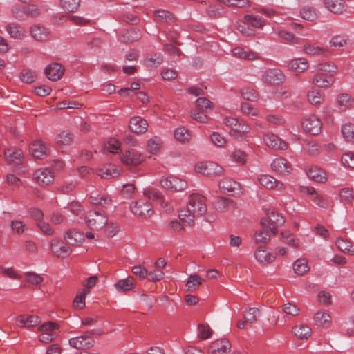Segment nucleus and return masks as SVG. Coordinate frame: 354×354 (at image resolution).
<instances>
[{
  "label": "nucleus",
  "instance_id": "nucleus-1",
  "mask_svg": "<svg viewBox=\"0 0 354 354\" xmlns=\"http://www.w3.org/2000/svg\"><path fill=\"white\" fill-rule=\"evenodd\" d=\"M206 198L199 194L189 196L185 207L178 212L180 221L187 225H192L196 217L203 215L207 211Z\"/></svg>",
  "mask_w": 354,
  "mask_h": 354
},
{
  "label": "nucleus",
  "instance_id": "nucleus-2",
  "mask_svg": "<svg viewBox=\"0 0 354 354\" xmlns=\"http://www.w3.org/2000/svg\"><path fill=\"white\" fill-rule=\"evenodd\" d=\"M266 21L262 17L253 15H245L241 20L237 21L236 29L245 36L255 35L257 28H262Z\"/></svg>",
  "mask_w": 354,
  "mask_h": 354
},
{
  "label": "nucleus",
  "instance_id": "nucleus-3",
  "mask_svg": "<svg viewBox=\"0 0 354 354\" xmlns=\"http://www.w3.org/2000/svg\"><path fill=\"white\" fill-rule=\"evenodd\" d=\"M102 333L101 329L87 331L82 335L71 338L69 344L71 347L78 350L89 349L93 346L95 342L92 335H100Z\"/></svg>",
  "mask_w": 354,
  "mask_h": 354
},
{
  "label": "nucleus",
  "instance_id": "nucleus-4",
  "mask_svg": "<svg viewBox=\"0 0 354 354\" xmlns=\"http://www.w3.org/2000/svg\"><path fill=\"white\" fill-rule=\"evenodd\" d=\"M267 215V218L261 220V224L263 228H267L273 234H276L277 227L285 223V219L281 214L273 209L268 212Z\"/></svg>",
  "mask_w": 354,
  "mask_h": 354
},
{
  "label": "nucleus",
  "instance_id": "nucleus-5",
  "mask_svg": "<svg viewBox=\"0 0 354 354\" xmlns=\"http://www.w3.org/2000/svg\"><path fill=\"white\" fill-rule=\"evenodd\" d=\"M224 124L230 129L229 133L233 137H239L250 131V127L243 120L232 117H226Z\"/></svg>",
  "mask_w": 354,
  "mask_h": 354
},
{
  "label": "nucleus",
  "instance_id": "nucleus-6",
  "mask_svg": "<svg viewBox=\"0 0 354 354\" xmlns=\"http://www.w3.org/2000/svg\"><path fill=\"white\" fill-rule=\"evenodd\" d=\"M85 221L90 229L99 230L108 223V217L104 212H89L85 217Z\"/></svg>",
  "mask_w": 354,
  "mask_h": 354
},
{
  "label": "nucleus",
  "instance_id": "nucleus-7",
  "mask_svg": "<svg viewBox=\"0 0 354 354\" xmlns=\"http://www.w3.org/2000/svg\"><path fill=\"white\" fill-rule=\"evenodd\" d=\"M131 208L135 215L145 218L150 217L154 212L151 203L146 199L136 201Z\"/></svg>",
  "mask_w": 354,
  "mask_h": 354
},
{
  "label": "nucleus",
  "instance_id": "nucleus-8",
  "mask_svg": "<svg viewBox=\"0 0 354 354\" xmlns=\"http://www.w3.org/2000/svg\"><path fill=\"white\" fill-rule=\"evenodd\" d=\"M303 129L311 135H318L322 128L320 119L315 115H310L302 122Z\"/></svg>",
  "mask_w": 354,
  "mask_h": 354
},
{
  "label": "nucleus",
  "instance_id": "nucleus-9",
  "mask_svg": "<svg viewBox=\"0 0 354 354\" xmlns=\"http://www.w3.org/2000/svg\"><path fill=\"white\" fill-rule=\"evenodd\" d=\"M53 172L48 168H40L33 174V180L40 186H46L54 180Z\"/></svg>",
  "mask_w": 354,
  "mask_h": 354
},
{
  "label": "nucleus",
  "instance_id": "nucleus-10",
  "mask_svg": "<svg viewBox=\"0 0 354 354\" xmlns=\"http://www.w3.org/2000/svg\"><path fill=\"white\" fill-rule=\"evenodd\" d=\"M195 170L205 176H216L222 173V168L216 162H198L195 165Z\"/></svg>",
  "mask_w": 354,
  "mask_h": 354
},
{
  "label": "nucleus",
  "instance_id": "nucleus-11",
  "mask_svg": "<svg viewBox=\"0 0 354 354\" xmlns=\"http://www.w3.org/2000/svg\"><path fill=\"white\" fill-rule=\"evenodd\" d=\"M50 251L57 257L64 258L71 254V249L67 245L64 243L60 239L55 238L50 241Z\"/></svg>",
  "mask_w": 354,
  "mask_h": 354
},
{
  "label": "nucleus",
  "instance_id": "nucleus-12",
  "mask_svg": "<svg viewBox=\"0 0 354 354\" xmlns=\"http://www.w3.org/2000/svg\"><path fill=\"white\" fill-rule=\"evenodd\" d=\"M263 80L267 84H279L283 82L285 76L279 69H268L264 73Z\"/></svg>",
  "mask_w": 354,
  "mask_h": 354
},
{
  "label": "nucleus",
  "instance_id": "nucleus-13",
  "mask_svg": "<svg viewBox=\"0 0 354 354\" xmlns=\"http://www.w3.org/2000/svg\"><path fill=\"white\" fill-rule=\"evenodd\" d=\"M212 205L219 212H225L236 208L235 202L232 199L224 196L214 198L212 201Z\"/></svg>",
  "mask_w": 354,
  "mask_h": 354
},
{
  "label": "nucleus",
  "instance_id": "nucleus-14",
  "mask_svg": "<svg viewBox=\"0 0 354 354\" xmlns=\"http://www.w3.org/2000/svg\"><path fill=\"white\" fill-rule=\"evenodd\" d=\"M259 183L267 189L282 191L285 189L283 183L277 180L273 176L263 174L258 178Z\"/></svg>",
  "mask_w": 354,
  "mask_h": 354
},
{
  "label": "nucleus",
  "instance_id": "nucleus-15",
  "mask_svg": "<svg viewBox=\"0 0 354 354\" xmlns=\"http://www.w3.org/2000/svg\"><path fill=\"white\" fill-rule=\"evenodd\" d=\"M64 71V67L62 64L53 63L45 68V75L48 80L55 82L62 78Z\"/></svg>",
  "mask_w": 354,
  "mask_h": 354
},
{
  "label": "nucleus",
  "instance_id": "nucleus-16",
  "mask_svg": "<svg viewBox=\"0 0 354 354\" xmlns=\"http://www.w3.org/2000/svg\"><path fill=\"white\" fill-rule=\"evenodd\" d=\"M121 160L127 165L136 166L142 162L145 158L136 150H127L123 153Z\"/></svg>",
  "mask_w": 354,
  "mask_h": 354
},
{
  "label": "nucleus",
  "instance_id": "nucleus-17",
  "mask_svg": "<svg viewBox=\"0 0 354 354\" xmlns=\"http://www.w3.org/2000/svg\"><path fill=\"white\" fill-rule=\"evenodd\" d=\"M263 141L268 147L274 149L284 150L287 149V143L274 133L265 134Z\"/></svg>",
  "mask_w": 354,
  "mask_h": 354
},
{
  "label": "nucleus",
  "instance_id": "nucleus-18",
  "mask_svg": "<svg viewBox=\"0 0 354 354\" xmlns=\"http://www.w3.org/2000/svg\"><path fill=\"white\" fill-rule=\"evenodd\" d=\"M30 153L35 158L43 159L48 154L49 149L42 141L36 140L30 145Z\"/></svg>",
  "mask_w": 354,
  "mask_h": 354
},
{
  "label": "nucleus",
  "instance_id": "nucleus-19",
  "mask_svg": "<svg viewBox=\"0 0 354 354\" xmlns=\"http://www.w3.org/2000/svg\"><path fill=\"white\" fill-rule=\"evenodd\" d=\"M64 239L68 245H79L84 241V234L77 229H71L64 232Z\"/></svg>",
  "mask_w": 354,
  "mask_h": 354
},
{
  "label": "nucleus",
  "instance_id": "nucleus-20",
  "mask_svg": "<svg viewBox=\"0 0 354 354\" xmlns=\"http://www.w3.org/2000/svg\"><path fill=\"white\" fill-rule=\"evenodd\" d=\"M220 189L226 194L234 195L240 189V184L232 178H224L219 182Z\"/></svg>",
  "mask_w": 354,
  "mask_h": 354
},
{
  "label": "nucleus",
  "instance_id": "nucleus-21",
  "mask_svg": "<svg viewBox=\"0 0 354 354\" xmlns=\"http://www.w3.org/2000/svg\"><path fill=\"white\" fill-rule=\"evenodd\" d=\"M271 167L274 171L283 175L290 174L292 170L291 164L282 158L274 159L271 164Z\"/></svg>",
  "mask_w": 354,
  "mask_h": 354
},
{
  "label": "nucleus",
  "instance_id": "nucleus-22",
  "mask_svg": "<svg viewBox=\"0 0 354 354\" xmlns=\"http://www.w3.org/2000/svg\"><path fill=\"white\" fill-rule=\"evenodd\" d=\"M129 127L132 132L139 134L145 133L147 130L148 124L146 120L136 116L131 118Z\"/></svg>",
  "mask_w": 354,
  "mask_h": 354
},
{
  "label": "nucleus",
  "instance_id": "nucleus-23",
  "mask_svg": "<svg viewBox=\"0 0 354 354\" xmlns=\"http://www.w3.org/2000/svg\"><path fill=\"white\" fill-rule=\"evenodd\" d=\"M230 347L231 344L228 339H217L211 344L209 351L211 354H225L230 351Z\"/></svg>",
  "mask_w": 354,
  "mask_h": 354
},
{
  "label": "nucleus",
  "instance_id": "nucleus-24",
  "mask_svg": "<svg viewBox=\"0 0 354 354\" xmlns=\"http://www.w3.org/2000/svg\"><path fill=\"white\" fill-rule=\"evenodd\" d=\"M142 37V33L139 29L130 28L125 30L120 34L119 39L124 43H132L139 40Z\"/></svg>",
  "mask_w": 354,
  "mask_h": 354
},
{
  "label": "nucleus",
  "instance_id": "nucleus-25",
  "mask_svg": "<svg viewBox=\"0 0 354 354\" xmlns=\"http://www.w3.org/2000/svg\"><path fill=\"white\" fill-rule=\"evenodd\" d=\"M30 34L36 40L46 41L49 38L50 32L44 26L35 24L30 28Z\"/></svg>",
  "mask_w": 354,
  "mask_h": 354
},
{
  "label": "nucleus",
  "instance_id": "nucleus-26",
  "mask_svg": "<svg viewBox=\"0 0 354 354\" xmlns=\"http://www.w3.org/2000/svg\"><path fill=\"white\" fill-rule=\"evenodd\" d=\"M234 57L244 60H255L259 59V55L252 50H245L242 47H235L232 50Z\"/></svg>",
  "mask_w": 354,
  "mask_h": 354
},
{
  "label": "nucleus",
  "instance_id": "nucleus-27",
  "mask_svg": "<svg viewBox=\"0 0 354 354\" xmlns=\"http://www.w3.org/2000/svg\"><path fill=\"white\" fill-rule=\"evenodd\" d=\"M89 202L95 206H100L102 208L106 209L112 204V200L107 194H97L91 196L88 198Z\"/></svg>",
  "mask_w": 354,
  "mask_h": 354
},
{
  "label": "nucleus",
  "instance_id": "nucleus-28",
  "mask_svg": "<svg viewBox=\"0 0 354 354\" xmlns=\"http://www.w3.org/2000/svg\"><path fill=\"white\" fill-rule=\"evenodd\" d=\"M5 158L10 164H19L23 158V152L16 148L7 149L4 152Z\"/></svg>",
  "mask_w": 354,
  "mask_h": 354
},
{
  "label": "nucleus",
  "instance_id": "nucleus-29",
  "mask_svg": "<svg viewBox=\"0 0 354 354\" xmlns=\"http://www.w3.org/2000/svg\"><path fill=\"white\" fill-rule=\"evenodd\" d=\"M155 20L159 23L172 24L176 21V17L171 12L165 10H157L154 12Z\"/></svg>",
  "mask_w": 354,
  "mask_h": 354
},
{
  "label": "nucleus",
  "instance_id": "nucleus-30",
  "mask_svg": "<svg viewBox=\"0 0 354 354\" xmlns=\"http://www.w3.org/2000/svg\"><path fill=\"white\" fill-rule=\"evenodd\" d=\"M254 256L256 259L261 263H270L275 259V256L267 252L266 248L261 245L257 248Z\"/></svg>",
  "mask_w": 354,
  "mask_h": 354
},
{
  "label": "nucleus",
  "instance_id": "nucleus-31",
  "mask_svg": "<svg viewBox=\"0 0 354 354\" xmlns=\"http://www.w3.org/2000/svg\"><path fill=\"white\" fill-rule=\"evenodd\" d=\"M223 3L215 0L206 9L207 14L212 18L220 17L225 12Z\"/></svg>",
  "mask_w": 354,
  "mask_h": 354
},
{
  "label": "nucleus",
  "instance_id": "nucleus-32",
  "mask_svg": "<svg viewBox=\"0 0 354 354\" xmlns=\"http://www.w3.org/2000/svg\"><path fill=\"white\" fill-rule=\"evenodd\" d=\"M308 176L314 181L323 183L326 180L325 171L317 167H310L306 170Z\"/></svg>",
  "mask_w": 354,
  "mask_h": 354
},
{
  "label": "nucleus",
  "instance_id": "nucleus-33",
  "mask_svg": "<svg viewBox=\"0 0 354 354\" xmlns=\"http://www.w3.org/2000/svg\"><path fill=\"white\" fill-rule=\"evenodd\" d=\"M20 327H33L40 322L38 316L21 315L17 318Z\"/></svg>",
  "mask_w": 354,
  "mask_h": 354
},
{
  "label": "nucleus",
  "instance_id": "nucleus-34",
  "mask_svg": "<svg viewBox=\"0 0 354 354\" xmlns=\"http://www.w3.org/2000/svg\"><path fill=\"white\" fill-rule=\"evenodd\" d=\"M336 103L341 111H345L353 106L354 99L348 93H342L337 95Z\"/></svg>",
  "mask_w": 354,
  "mask_h": 354
},
{
  "label": "nucleus",
  "instance_id": "nucleus-35",
  "mask_svg": "<svg viewBox=\"0 0 354 354\" xmlns=\"http://www.w3.org/2000/svg\"><path fill=\"white\" fill-rule=\"evenodd\" d=\"M337 67L332 62H325L317 66V73L333 77L337 73Z\"/></svg>",
  "mask_w": 354,
  "mask_h": 354
},
{
  "label": "nucleus",
  "instance_id": "nucleus-36",
  "mask_svg": "<svg viewBox=\"0 0 354 354\" xmlns=\"http://www.w3.org/2000/svg\"><path fill=\"white\" fill-rule=\"evenodd\" d=\"M6 29L11 37L17 39H23L26 34L25 30L15 23L8 24Z\"/></svg>",
  "mask_w": 354,
  "mask_h": 354
},
{
  "label": "nucleus",
  "instance_id": "nucleus-37",
  "mask_svg": "<svg viewBox=\"0 0 354 354\" xmlns=\"http://www.w3.org/2000/svg\"><path fill=\"white\" fill-rule=\"evenodd\" d=\"M326 8L335 14H342L344 10V0H324Z\"/></svg>",
  "mask_w": 354,
  "mask_h": 354
},
{
  "label": "nucleus",
  "instance_id": "nucleus-38",
  "mask_svg": "<svg viewBox=\"0 0 354 354\" xmlns=\"http://www.w3.org/2000/svg\"><path fill=\"white\" fill-rule=\"evenodd\" d=\"M313 84L319 88L330 87L334 82L333 77L316 74L313 78Z\"/></svg>",
  "mask_w": 354,
  "mask_h": 354
},
{
  "label": "nucleus",
  "instance_id": "nucleus-39",
  "mask_svg": "<svg viewBox=\"0 0 354 354\" xmlns=\"http://www.w3.org/2000/svg\"><path fill=\"white\" fill-rule=\"evenodd\" d=\"M98 174L102 178H115L120 175V171L114 165H109L98 169Z\"/></svg>",
  "mask_w": 354,
  "mask_h": 354
},
{
  "label": "nucleus",
  "instance_id": "nucleus-40",
  "mask_svg": "<svg viewBox=\"0 0 354 354\" xmlns=\"http://www.w3.org/2000/svg\"><path fill=\"white\" fill-rule=\"evenodd\" d=\"M307 98L310 104L318 105L324 102V95L321 91L312 88L311 90L308 92Z\"/></svg>",
  "mask_w": 354,
  "mask_h": 354
},
{
  "label": "nucleus",
  "instance_id": "nucleus-41",
  "mask_svg": "<svg viewBox=\"0 0 354 354\" xmlns=\"http://www.w3.org/2000/svg\"><path fill=\"white\" fill-rule=\"evenodd\" d=\"M331 317L326 310L318 311L314 316V322L319 326H328L330 323Z\"/></svg>",
  "mask_w": 354,
  "mask_h": 354
},
{
  "label": "nucleus",
  "instance_id": "nucleus-42",
  "mask_svg": "<svg viewBox=\"0 0 354 354\" xmlns=\"http://www.w3.org/2000/svg\"><path fill=\"white\" fill-rule=\"evenodd\" d=\"M114 286L119 292L129 291L135 287L134 279L131 277H129L125 279L119 280Z\"/></svg>",
  "mask_w": 354,
  "mask_h": 354
},
{
  "label": "nucleus",
  "instance_id": "nucleus-43",
  "mask_svg": "<svg viewBox=\"0 0 354 354\" xmlns=\"http://www.w3.org/2000/svg\"><path fill=\"white\" fill-rule=\"evenodd\" d=\"M336 245L339 250L350 255H354V245L346 239L339 238Z\"/></svg>",
  "mask_w": 354,
  "mask_h": 354
},
{
  "label": "nucleus",
  "instance_id": "nucleus-44",
  "mask_svg": "<svg viewBox=\"0 0 354 354\" xmlns=\"http://www.w3.org/2000/svg\"><path fill=\"white\" fill-rule=\"evenodd\" d=\"M288 66L295 72L301 73L308 68V64L306 59L298 58L291 60Z\"/></svg>",
  "mask_w": 354,
  "mask_h": 354
},
{
  "label": "nucleus",
  "instance_id": "nucleus-45",
  "mask_svg": "<svg viewBox=\"0 0 354 354\" xmlns=\"http://www.w3.org/2000/svg\"><path fill=\"white\" fill-rule=\"evenodd\" d=\"M89 293L88 289H83L77 292L73 302V307L76 309H83L85 307L86 296Z\"/></svg>",
  "mask_w": 354,
  "mask_h": 354
},
{
  "label": "nucleus",
  "instance_id": "nucleus-46",
  "mask_svg": "<svg viewBox=\"0 0 354 354\" xmlns=\"http://www.w3.org/2000/svg\"><path fill=\"white\" fill-rule=\"evenodd\" d=\"M295 335L299 339H306L311 334V329L307 325L296 326L292 328Z\"/></svg>",
  "mask_w": 354,
  "mask_h": 354
},
{
  "label": "nucleus",
  "instance_id": "nucleus-47",
  "mask_svg": "<svg viewBox=\"0 0 354 354\" xmlns=\"http://www.w3.org/2000/svg\"><path fill=\"white\" fill-rule=\"evenodd\" d=\"M293 270L296 274L303 275L309 271L310 267L308 265L307 261L301 259L297 260L294 263Z\"/></svg>",
  "mask_w": 354,
  "mask_h": 354
},
{
  "label": "nucleus",
  "instance_id": "nucleus-48",
  "mask_svg": "<svg viewBox=\"0 0 354 354\" xmlns=\"http://www.w3.org/2000/svg\"><path fill=\"white\" fill-rule=\"evenodd\" d=\"M202 283V279L198 274H191L186 283L187 290L189 291H194L198 288Z\"/></svg>",
  "mask_w": 354,
  "mask_h": 354
},
{
  "label": "nucleus",
  "instance_id": "nucleus-49",
  "mask_svg": "<svg viewBox=\"0 0 354 354\" xmlns=\"http://www.w3.org/2000/svg\"><path fill=\"white\" fill-rule=\"evenodd\" d=\"M241 96L248 101L255 102L259 99L258 92L250 87H243L241 90Z\"/></svg>",
  "mask_w": 354,
  "mask_h": 354
},
{
  "label": "nucleus",
  "instance_id": "nucleus-50",
  "mask_svg": "<svg viewBox=\"0 0 354 354\" xmlns=\"http://www.w3.org/2000/svg\"><path fill=\"white\" fill-rule=\"evenodd\" d=\"M270 232L267 228H263L259 231H257L254 234V238L257 243L266 244L270 239Z\"/></svg>",
  "mask_w": 354,
  "mask_h": 354
},
{
  "label": "nucleus",
  "instance_id": "nucleus-51",
  "mask_svg": "<svg viewBox=\"0 0 354 354\" xmlns=\"http://www.w3.org/2000/svg\"><path fill=\"white\" fill-rule=\"evenodd\" d=\"M57 144L61 146H67L71 144L73 140V136L71 133L67 131H62L57 136Z\"/></svg>",
  "mask_w": 354,
  "mask_h": 354
},
{
  "label": "nucleus",
  "instance_id": "nucleus-52",
  "mask_svg": "<svg viewBox=\"0 0 354 354\" xmlns=\"http://www.w3.org/2000/svg\"><path fill=\"white\" fill-rule=\"evenodd\" d=\"M80 3V0H60V6L68 12H75Z\"/></svg>",
  "mask_w": 354,
  "mask_h": 354
},
{
  "label": "nucleus",
  "instance_id": "nucleus-53",
  "mask_svg": "<svg viewBox=\"0 0 354 354\" xmlns=\"http://www.w3.org/2000/svg\"><path fill=\"white\" fill-rule=\"evenodd\" d=\"M342 133L347 142L354 143V124H344L342 127Z\"/></svg>",
  "mask_w": 354,
  "mask_h": 354
},
{
  "label": "nucleus",
  "instance_id": "nucleus-54",
  "mask_svg": "<svg viewBox=\"0 0 354 354\" xmlns=\"http://www.w3.org/2000/svg\"><path fill=\"white\" fill-rule=\"evenodd\" d=\"M260 315V310L257 308H249L245 313L243 315V319L248 323H255L258 320Z\"/></svg>",
  "mask_w": 354,
  "mask_h": 354
},
{
  "label": "nucleus",
  "instance_id": "nucleus-55",
  "mask_svg": "<svg viewBox=\"0 0 354 354\" xmlns=\"http://www.w3.org/2000/svg\"><path fill=\"white\" fill-rule=\"evenodd\" d=\"M301 17L307 21H313L317 18L316 10L312 7H305L300 12Z\"/></svg>",
  "mask_w": 354,
  "mask_h": 354
},
{
  "label": "nucleus",
  "instance_id": "nucleus-56",
  "mask_svg": "<svg viewBox=\"0 0 354 354\" xmlns=\"http://www.w3.org/2000/svg\"><path fill=\"white\" fill-rule=\"evenodd\" d=\"M190 132L184 127H178L174 131V137L180 142L188 141L190 138Z\"/></svg>",
  "mask_w": 354,
  "mask_h": 354
},
{
  "label": "nucleus",
  "instance_id": "nucleus-57",
  "mask_svg": "<svg viewBox=\"0 0 354 354\" xmlns=\"http://www.w3.org/2000/svg\"><path fill=\"white\" fill-rule=\"evenodd\" d=\"M228 7L245 8L250 5L249 0H218Z\"/></svg>",
  "mask_w": 354,
  "mask_h": 354
},
{
  "label": "nucleus",
  "instance_id": "nucleus-58",
  "mask_svg": "<svg viewBox=\"0 0 354 354\" xmlns=\"http://www.w3.org/2000/svg\"><path fill=\"white\" fill-rule=\"evenodd\" d=\"M339 194L341 200L344 203H351L354 201V191L351 188H342Z\"/></svg>",
  "mask_w": 354,
  "mask_h": 354
},
{
  "label": "nucleus",
  "instance_id": "nucleus-59",
  "mask_svg": "<svg viewBox=\"0 0 354 354\" xmlns=\"http://www.w3.org/2000/svg\"><path fill=\"white\" fill-rule=\"evenodd\" d=\"M304 50L306 54L313 55H319L326 51L322 47L310 44H306L304 46Z\"/></svg>",
  "mask_w": 354,
  "mask_h": 354
},
{
  "label": "nucleus",
  "instance_id": "nucleus-60",
  "mask_svg": "<svg viewBox=\"0 0 354 354\" xmlns=\"http://www.w3.org/2000/svg\"><path fill=\"white\" fill-rule=\"evenodd\" d=\"M36 73L29 69H24L21 72L20 77L21 81L27 84L34 82L36 80Z\"/></svg>",
  "mask_w": 354,
  "mask_h": 354
},
{
  "label": "nucleus",
  "instance_id": "nucleus-61",
  "mask_svg": "<svg viewBox=\"0 0 354 354\" xmlns=\"http://www.w3.org/2000/svg\"><path fill=\"white\" fill-rule=\"evenodd\" d=\"M190 114L191 117L198 122L205 123L209 120V118L201 109L193 110Z\"/></svg>",
  "mask_w": 354,
  "mask_h": 354
},
{
  "label": "nucleus",
  "instance_id": "nucleus-62",
  "mask_svg": "<svg viewBox=\"0 0 354 354\" xmlns=\"http://www.w3.org/2000/svg\"><path fill=\"white\" fill-rule=\"evenodd\" d=\"M58 325L54 322H47L39 326L38 330L45 333H57Z\"/></svg>",
  "mask_w": 354,
  "mask_h": 354
},
{
  "label": "nucleus",
  "instance_id": "nucleus-63",
  "mask_svg": "<svg viewBox=\"0 0 354 354\" xmlns=\"http://www.w3.org/2000/svg\"><path fill=\"white\" fill-rule=\"evenodd\" d=\"M330 46L334 48H340L344 46L347 44V39L342 35L333 36L330 41Z\"/></svg>",
  "mask_w": 354,
  "mask_h": 354
},
{
  "label": "nucleus",
  "instance_id": "nucleus-64",
  "mask_svg": "<svg viewBox=\"0 0 354 354\" xmlns=\"http://www.w3.org/2000/svg\"><path fill=\"white\" fill-rule=\"evenodd\" d=\"M162 61L163 58L161 54L154 53L151 54V57L147 59V66L150 67H157L162 63Z\"/></svg>",
  "mask_w": 354,
  "mask_h": 354
}]
</instances>
